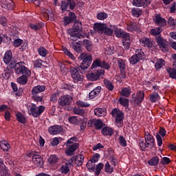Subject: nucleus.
<instances>
[{
	"label": "nucleus",
	"mask_w": 176,
	"mask_h": 176,
	"mask_svg": "<svg viewBox=\"0 0 176 176\" xmlns=\"http://www.w3.org/2000/svg\"><path fill=\"white\" fill-rule=\"evenodd\" d=\"M11 68H14V72L16 75H22L17 78V83L19 85H27L28 77L31 76V70L24 66V62H19L16 64L12 62Z\"/></svg>",
	"instance_id": "obj_1"
},
{
	"label": "nucleus",
	"mask_w": 176,
	"mask_h": 176,
	"mask_svg": "<svg viewBox=\"0 0 176 176\" xmlns=\"http://www.w3.org/2000/svg\"><path fill=\"white\" fill-rule=\"evenodd\" d=\"M82 31H83L82 22L76 21L72 28L67 30V34L70 36L71 41L76 42L78 39H82V38H83V35L80 34Z\"/></svg>",
	"instance_id": "obj_2"
},
{
	"label": "nucleus",
	"mask_w": 176,
	"mask_h": 176,
	"mask_svg": "<svg viewBox=\"0 0 176 176\" xmlns=\"http://www.w3.org/2000/svg\"><path fill=\"white\" fill-rule=\"evenodd\" d=\"M144 139L145 142L142 140H140V146L142 151H146V148L148 149H153V147L155 146V138L149 134V132H145Z\"/></svg>",
	"instance_id": "obj_3"
},
{
	"label": "nucleus",
	"mask_w": 176,
	"mask_h": 176,
	"mask_svg": "<svg viewBox=\"0 0 176 176\" xmlns=\"http://www.w3.org/2000/svg\"><path fill=\"white\" fill-rule=\"evenodd\" d=\"M46 90V86L37 85L34 87L32 89V98L36 102H42L43 101V93Z\"/></svg>",
	"instance_id": "obj_4"
},
{
	"label": "nucleus",
	"mask_w": 176,
	"mask_h": 176,
	"mask_svg": "<svg viewBox=\"0 0 176 176\" xmlns=\"http://www.w3.org/2000/svg\"><path fill=\"white\" fill-rule=\"evenodd\" d=\"M144 56L145 54H144L142 49L136 50L135 54L129 58V61L131 65H135L141 60H144Z\"/></svg>",
	"instance_id": "obj_5"
},
{
	"label": "nucleus",
	"mask_w": 176,
	"mask_h": 176,
	"mask_svg": "<svg viewBox=\"0 0 176 176\" xmlns=\"http://www.w3.org/2000/svg\"><path fill=\"white\" fill-rule=\"evenodd\" d=\"M78 58L82 60L81 65L79 66L81 69H87L91 65V55L81 54Z\"/></svg>",
	"instance_id": "obj_6"
},
{
	"label": "nucleus",
	"mask_w": 176,
	"mask_h": 176,
	"mask_svg": "<svg viewBox=\"0 0 176 176\" xmlns=\"http://www.w3.org/2000/svg\"><path fill=\"white\" fill-rule=\"evenodd\" d=\"M45 106H36V104H32L30 106L29 115H32L33 118H38L41 116L43 112H45Z\"/></svg>",
	"instance_id": "obj_7"
},
{
	"label": "nucleus",
	"mask_w": 176,
	"mask_h": 176,
	"mask_svg": "<svg viewBox=\"0 0 176 176\" xmlns=\"http://www.w3.org/2000/svg\"><path fill=\"white\" fill-rule=\"evenodd\" d=\"M73 100L74 98L69 95L62 96L58 98V104L60 105V107H62V108H65V107H69V105H71Z\"/></svg>",
	"instance_id": "obj_8"
},
{
	"label": "nucleus",
	"mask_w": 176,
	"mask_h": 176,
	"mask_svg": "<svg viewBox=\"0 0 176 176\" xmlns=\"http://www.w3.org/2000/svg\"><path fill=\"white\" fill-rule=\"evenodd\" d=\"M144 98H145V93L144 91H139L135 94H132V101L136 104V105H141V103L144 101Z\"/></svg>",
	"instance_id": "obj_9"
},
{
	"label": "nucleus",
	"mask_w": 176,
	"mask_h": 176,
	"mask_svg": "<svg viewBox=\"0 0 176 176\" xmlns=\"http://www.w3.org/2000/svg\"><path fill=\"white\" fill-rule=\"evenodd\" d=\"M105 74V70L104 69H99L94 73H91L87 76V78L89 80L92 82H96V80H98L101 76H104Z\"/></svg>",
	"instance_id": "obj_10"
},
{
	"label": "nucleus",
	"mask_w": 176,
	"mask_h": 176,
	"mask_svg": "<svg viewBox=\"0 0 176 176\" xmlns=\"http://www.w3.org/2000/svg\"><path fill=\"white\" fill-rule=\"evenodd\" d=\"M117 64L120 71L121 79H126V60L122 58H118Z\"/></svg>",
	"instance_id": "obj_11"
},
{
	"label": "nucleus",
	"mask_w": 176,
	"mask_h": 176,
	"mask_svg": "<svg viewBox=\"0 0 176 176\" xmlns=\"http://www.w3.org/2000/svg\"><path fill=\"white\" fill-rule=\"evenodd\" d=\"M88 127H94L96 130H101L104 127V122L101 120H89L87 123Z\"/></svg>",
	"instance_id": "obj_12"
},
{
	"label": "nucleus",
	"mask_w": 176,
	"mask_h": 176,
	"mask_svg": "<svg viewBox=\"0 0 176 176\" xmlns=\"http://www.w3.org/2000/svg\"><path fill=\"white\" fill-rule=\"evenodd\" d=\"M69 72L74 80H76V82H83L84 76L83 75L79 74V71H78L76 68L71 67Z\"/></svg>",
	"instance_id": "obj_13"
},
{
	"label": "nucleus",
	"mask_w": 176,
	"mask_h": 176,
	"mask_svg": "<svg viewBox=\"0 0 176 176\" xmlns=\"http://www.w3.org/2000/svg\"><path fill=\"white\" fill-rule=\"evenodd\" d=\"M155 41L162 52H167V41L162 38V36H156Z\"/></svg>",
	"instance_id": "obj_14"
},
{
	"label": "nucleus",
	"mask_w": 176,
	"mask_h": 176,
	"mask_svg": "<svg viewBox=\"0 0 176 176\" xmlns=\"http://www.w3.org/2000/svg\"><path fill=\"white\" fill-rule=\"evenodd\" d=\"M68 6L69 7V9L74 10L76 6L75 0H64L62 1V4L60 6L62 10H67V9H68Z\"/></svg>",
	"instance_id": "obj_15"
},
{
	"label": "nucleus",
	"mask_w": 176,
	"mask_h": 176,
	"mask_svg": "<svg viewBox=\"0 0 176 176\" xmlns=\"http://www.w3.org/2000/svg\"><path fill=\"white\" fill-rule=\"evenodd\" d=\"M100 159V154L96 153L93 155L92 158H91L87 164V168L88 170L91 171H94V166H93V163H97Z\"/></svg>",
	"instance_id": "obj_16"
},
{
	"label": "nucleus",
	"mask_w": 176,
	"mask_h": 176,
	"mask_svg": "<svg viewBox=\"0 0 176 176\" xmlns=\"http://www.w3.org/2000/svg\"><path fill=\"white\" fill-rule=\"evenodd\" d=\"M153 20L155 24H157L159 27H165V25H167V21H166L164 18H162L160 14H156L153 16Z\"/></svg>",
	"instance_id": "obj_17"
},
{
	"label": "nucleus",
	"mask_w": 176,
	"mask_h": 176,
	"mask_svg": "<svg viewBox=\"0 0 176 176\" xmlns=\"http://www.w3.org/2000/svg\"><path fill=\"white\" fill-rule=\"evenodd\" d=\"M111 115L113 118H116V123H122L123 122V112L120 110H118V109H114L111 111Z\"/></svg>",
	"instance_id": "obj_18"
},
{
	"label": "nucleus",
	"mask_w": 176,
	"mask_h": 176,
	"mask_svg": "<svg viewBox=\"0 0 176 176\" xmlns=\"http://www.w3.org/2000/svg\"><path fill=\"white\" fill-rule=\"evenodd\" d=\"M140 43H142V46L144 47H148V49L153 48V45H155L153 40L146 37L142 38L140 39Z\"/></svg>",
	"instance_id": "obj_19"
},
{
	"label": "nucleus",
	"mask_w": 176,
	"mask_h": 176,
	"mask_svg": "<svg viewBox=\"0 0 176 176\" xmlns=\"http://www.w3.org/2000/svg\"><path fill=\"white\" fill-rule=\"evenodd\" d=\"M48 131L52 135H57V134L63 132V126L54 125L49 128Z\"/></svg>",
	"instance_id": "obj_20"
},
{
	"label": "nucleus",
	"mask_w": 176,
	"mask_h": 176,
	"mask_svg": "<svg viewBox=\"0 0 176 176\" xmlns=\"http://www.w3.org/2000/svg\"><path fill=\"white\" fill-rule=\"evenodd\" d=\"M32 162L37 167H42L43 166V158L39 155H34L32 156Z\"/></svg>",
	"instance_id": "obj_21"
},
{
	"label": "nucleus",
	"mask_w": 176,
	"mask_h": 176,
	"mask_svg": "<svg viewBox=\"0 0 176 176\" xmlns=\"http://www.w3.org/2000/svg\"><path fill=\"white\" fill-rule=\"evenodd\" d=\"M65 25H68L71 23H74L76 20V15L74 12H69L68 16H65L63 18Z\"/></svg>",
	"instance_id": "obj_22"
},
{
	"label": "nucleus",
	"mask_w": 176,
	"mask_h": 176,
	"mask_svg": "<svg viewBox=\"0 0 176 176\" xmlns=\"http://www.w3.org/2000/svg\"><path fill=\"white\" fill-rule=\"evenodd\" d=\"M100 93H101V86L96 87L89 93V97L90 100H93V98H96V97H98V96H100Z\"/></svg>",
	"instance_id": "obj_23"
},
{
	"label": "nucleus",
	"mask_w": 176,
	"mask_h": 176,
	"mask_svg": "<svg viewBox=\"0 0 176 176\" xmlns=\"http://www.w3.org/2000/svg\"><path fill=\"white\" fill-rule=\"evenodd\" d=\"M67 146L69 148L67 150H66L65 153L68 156H72V155H74V152H75V151H76V149H78V148H79V144L74 143L73 144H71Z\"/></svg>",
	"instance_id": "obj_24"
},
{
	"label": "nucleus",
	"mask_w": 176,
	"mask_h": 176,
	"mask_svg": "<svg viewBox=\"0 0 176 176\" xmlns=\"http://www.w3.org/2000/svg\"><path fill=\"white\" fill-rule=\"evenodd\" d=\"M105 25L104 23H94V30L96 32H98V34H104V29L105 28Z\"/></svg>",
	"instance_id": "obj_25"
},
{
	"label": "nucleus",
	"mask_w": 176,
	"mask_h": 176,
	"mask_svg": "<svg viewBox=\"0 0 176 176\" xmlns=\"http://www.w3.org/2000/svg\"><path fill=\"white\" fill-rule=\"evenodd\" d=\"M126 30L133 32V31H138V24L135 22L128 21L126 23Z\"/></svg>",
	"instance_id": "obj_26"
},
{
	"label": "nucleus",
	"mask_w": 176,
	"mask_h": 176,
	"mask_svg": "<svg viewBox=\"0 0 176 176\" xmlns=\"http://www.w3.org/2000/svg\"><path fill=\"white\" fill-rule=\"evenodd\" d=\"M7 10H13L14 9V2L12 0H6L2 6Z\"/></svg>",
	"instance_id": "obj_27"
},
{
	"label": "nucleus",
	"mask_w": 176,
	"mask_h": 176,
	"mask_svg": "<svg viewBox=\"0 0 176 176\" xmlns=\"http://www.w3.org/2000/svg\"><path fill=\"white\" fill-rule=\"evenodd\" d=\"M12 58H13V54H12V51L10 50L7 51L3 57V61L5 64L10 63V61H12Z\"/></svg>",
	"instance_id": "obj_28"
},
{
	"label": "nucleus",
	"mask_w": 176,
	"mask_h": 176,
	"mask_svg": "<svg viewBox=\"0 0 176 176\" xmlns=\"http://www.w3.org/2000/svg\"><path fill=\"white\" fill-rule=\"evenodd\" d=\"M94 115L98 116V118L105 116L107 115V110L102 108H96L94 109Z\"/></svg>",
	"instance_id": "obj_29"
},
{
	"label": "nucleus",
	"mask_w": 176,
	"mask_h": 176,
	"mask_svg": "<svg viewBox=\"0 0 176 176\" xmlns=\"http://www.w3.org/2000/svg\"><path fill=\"white\" fill-rule=\"evenodd\" d=\"M0 148L4 152H8L10 149V144L6 140L0 141Z\"/></svg>",
	"instance_id": "obj_30"
},
{
	"label": "nucleus",
	"mask_w": 176,
	"mask_h": 176,
	"mask_svg": "<svg viewBox=\"0 0 176 176\" xmlns=\"http://www.w3.org/2000/svg\"><path fill=\"white\" fill-rule=\"evenodd\" d=\"M81 44L86 47L88 52H91V49H93V44L90 40L85 39L81 42Z\"/></svg>",
	"instance_id": "obj_31"
},
{
	"label": "nucleus",
	"mask_w": 176,
	"mask_h": 176,
	"mask_svg": "<svg viewBox=\"0 0 176 176\" xmlns=\"http://www.w3.org/2000/svg\"><path fill=\"white\" fill-rule=\"evenodd\" d=\"M11 67H12V63H10V65L9 67H6L4 72L2 74V76L4 79L8 80L10 78V72H11L10 69H12V68H14Z\"/></svg>",
	"instance_id": "obj_32"
},
{
	"label": "nucleus",
	"mask_w": 176,
	"mask_h": 176,
	"mask_svg": "<svg viewBox=\"0 0 176 176\" xmlns=\"http://www.w3.org/2000/svg\"><path fill=\"white\" fill-rule=\"evenodd\" d=\"M83 162H85V156L82 155H76L75 158V164L76 166L78 167L82 166V164H83Z\"/></svg>",
	"instance_id": "obj_33"
},
{
	"label": "nucleus",
	"mask_w": 176,
	"mask_h": 176,
	"mask_svg": "<svg viewBox=\"0 0 176 176\" xmlns=\"http://www.w3.org/2000/svg\"><path fill=\"white\" fill-rule=\"evenodd\" d=\"M120 94L122 97H129L130 94H131V88L130 87L123 88L120 91Z\"/></svg>",
	"instance_id": "obj_34"
},
{
	"label": "nucleus",
	"mask_w": 176,
	"mask_h": 176,
	"mask_svg": "<svg viewBox=\"0 0 176 176\" xmlns=\"http://www.w3.org/2000/svg\"><path fill=\"white\" fill-rule=\"evenodd\" d=\"M149 100L151 102H156L160 100V96H159V94L156 92H153L149 96Z\"/></svg>",
	"instance_id": "obj_35"
},
{
	"label": "nucleus",
	"mask_w": 176,
	"mask_h": 176,
	"mask_svg": "<svg viewBox=\"0 0 176 176\" xmlns=\"http://www.w3.org/2000/svg\"><path fill=\"white\" fill-rule=\"evenodd\" d=\"M37 52L41 57H46L47 54H49V51L47 50L45 47H40L38 50Z\"/></svg>",
	"instance_id": "obj_36"
},
{
	"label": "nucleus",
	"mask_w": 176,
	"mask_h": 176,
	"mask_svg": "<svg viewBox=\"0 0 176 176\" xmlns=\"http://www.w3.org/2000/svg\"><path fill=\"white\" fill-rule=\"evenodd\" d=\"M102 134L103 135H112L113 134V129L112 128H109L108 126L104 127L102 129Z\"/></svg>",
	"instance_id": "obj_37"
},
{
	"label": "nucleus",
	"mask_w": 176,
	"mask_h": 176,
	"mask_svg": "<svg viewBox=\"0 0 176 176\" xmlns=\"http://www.w3.org/2000/svg\"><path fill=\"white\" fill-rule=\"evenodd\" d=\"M131 13H132L133 16L135 17H140V16L142 14V11L138 8H133L131 10Z\"/></svg>",
	"instance_id": "obj_38"
},
{
	"label": "nucleus",
	"mask_w": 176,
	"mask_h": 176,
	"mask_svg": "<svg viewBox=\"0 0 176 176\" xmlns=\"http://www.w3.org/2000/svg\"><path fill=\"white\" fill-rule=\"evenodd\" d=\"M57 162H58V157L55 155H52L48 158V162L50 166H54Z\"/></svg>",
	"instance_id": "obj_39"
},
{
	"label": "nucleus",
	"mask_w": 176,
	"mask_h": 176,
	"mask_svg": "<svg viewBox=\"0 0 176 176\" xmlns=\"http://www.w3.org/2000/svg\"><path fill=\"white\" fill-rule=\"evenodd\" d=\"M104 83L105 85L106 89L109 90V91H112L113 89L115 88V86H113V83L112 82L109 81L108 79L104 80Z\"/></svg>",
	"instance_id": "obj_40"
},
{
	"label": "nucleus",
	"mask_w": 176,
	"mask_h": 176,
	"mask_svg": "<svg viewBox=\"0 0 176 176\" xmlns=\"http://www.w3.org/2000/svg\"><path fill=\"white\" fill-rule=\"evenodd\" d=\"M118 101H119L120 105H122V107H129V104L130 102V100L128 98H123V97H120L118 99Z\"/></svg>",
	"instance_id": "obj_41"
},
{
	"label": "nucleus",
	"mask_w": 176,
	"mask_h": 176,
	"mask_svg": "<svg viewBox=\"0 0 176 176\" xmlns=\"http://www.w3.org/2000/svg\"><path fill=\"white\" fill-rule=\"evenodd\" d=\"M164 65H166V61L163 59H160L155 63V67L156 69H161Z\"/></svg>",
	"instance_id": "obj_42"
},
{
	"label": "nucleus",
	"mask_w": 176,
	"mask_h": 176,
	"mask_svg": "<svg viewBox=\"0 0 176 176\" xmlns=\"http://www.w3.org/2000/svg\"><path fill=\"white\" fill-rule=\"evenodd\" d=\"M148 164H149V166H157V164H159V157H153L148 161Z\"/></svg>",
	"instance_id": "obj_43"
},
{
	"label": "nucleus",
	"mask_w": 176,
	"mask_h": 176,
	"mask_svg": "<svg viewBox=\"0 0 176 176\" xmlns=\"http://www.w3.org/2000/svg\"><path fill=\"white\" fill-rule=\"evenodd\" d=\"M16 120L19 123L24 124L25 122H27V120H25V117H24V115L23 113L18 112L16 114Z\"/></svg>",
	"instance_id": "obj_44"
},
{
	"label": "nucleus",
	"mask_w": 176,
	"mask_h": 176,
	"mask_svg": "<svg viewBox=\"0 0 176 176\" xmlns=\"http://www.w3.org/2000/svg\"><path fill=\"white\" fill-rule=\"evenodd\" d=\"M30 27L32 30H34V31H38V30H41V28H43L45 27V25L43 23H30Z\"/></svg>",
	"instance_id": "obj_45"
},
{
	"label": "nucleus",
	"mask_w": 176,
	"mask_h": 176,
	"mask_svg": "<svg viewBox=\"0 0 176 176\" xmlns=\"http://www.w3.org/2000/svg\"><path fill=\"white\" fill-rule=\"evenodd\" d=\"M0 173L1 176H10L9 171L7 170L6 166H3V162L2 161V166L0 168Z\"/></svg>",
	"instance_id": "obj_46"
},
{
	"label": "nucleus",
	"mask_w": 176,
	"mask_h": 176,
	"mask_svg": "<svg viewBox=\"0 0 176 176\" xmlns=\"http://www.w3.org/2000/svg\"><path fill=\"white\" fill-rule=\"evenodd\" d=\"M73 112L75 115H79V116H85V109H83L74 107L73 109Z\"/></svg>",
	"instance_id": "obj_47"
},
{
	"label": "nucleus",
	"mask_w": 176,
	"mask_h": 176,
	"mask_svg": "<svg viewBox=\"0 0 176 176\" xmlns=\"http://www.w3.org/2000/svg\"><path fill=\"white\" fill-rule=\"evenodd\" d=\"M104 168V164L99 163L96 167H94V171H95V175H100V173H101V170Z\"/></svg>",
	"instance_id": "obj_48"
},
{
	"label": "nucleus",
	"mask_w": 176,
	"mask_h": 176,
	"mask_svg": "<svg viewBox=\"0 0 176 176\" xmlns=\"http://www.w3.org/2000/svg\"><path fill=\"white\" fill-rule=\"evenodd\" d=\"M161 33L162 30H160V28H155L150 31L151 35H153L154 36H161Z\"/></svg>",
	"instance_id": "obj_49"
},
{
	"label": "nucleus",
	"mask_w": 176,
	"mask_h": 176,
	"mask_svg": "<svg viewBox=\"0 0 176 176\" xmlns=\"http://www.w3.org/2000/svg\"><path fill=\"white\" fill-rule=\"evenodd\" d=\"M126 32L122 30V29L116 28L114 30V34L117 38H122L124 36Z\"/></svg>",
	"instance_id": "obj_50"
},
{
	"label": "nucleus",
	"mask_w": 176,
	"mask_h": 176,
	"mask_svg": "<svg viewBox=\"0 0 176 176\" xmlns=\"http://www.w3.org/2000/svg\"><path fill=\"white\" fill-rule=\"evenodd\" d=\"M166 72L169 75V77L172 79H176V70L173 68L166 69Z\"/></svg>",
	"instance_id": "obj_51"
},
{
	"label": "nucleus",
	"mask_w": 176,
	"mask_h": 176,
	"mask_svg": "<svg viewBox=\"0 0 176 176\" xmlns=\"http://www.w3.org/2000/svg\"><path fill=\"white\" fill-rule=\"evenodd\" d=\"M133 5L136 8H141L145 5V1L144 0H133Z\"/></svg>",
	"instance_id": "obj_52"
},
{
	"label": "nucleus",
	"mask_w": 176,
	"mask_h": 176,
	"mask_svg": "<svg viewBox=\"0 0 176 176\" xmlns=\"http://www.w3.org/2000/svg\"><path fill=\"white\" fill-rule=\"evenodd\" d=\"M104 170L107 174H112L113 172V167L111 166L109 162H107L104 165Z\"/></svg>",
	"instance_id": "obj_53"
},
{
	"label": "nucleus",
	"mask_w": 176,
	"mask_h": 176,
	"mask_svg": "<svg viewBox=\"0 0 176 176\" xmlns=\"http://www.w3.org/2000/svg\"><path fill=\"white\" fill-rule=\"evenodd\" d=\"M76 106L80 107L81 108H87L90 107V104L89 103L83 102L82 100H78L76 102Z\"/></svg>",
	"instance_id": "obj_54"
},
{
	"label": "nucleus",
	"mask_w": 176,
	"mask_h": 176,
	"mask_svg": "<svg viewBox=\"0 0 176 176\" xmlns=\"http://www.w3.org/2000/svg\"><path fill=\"white\" fill-rule=\"evenodd\" d=\"M103 34H105V35H107L108 36H112V34H113V30L107 27V24H106L105 28H104Z\"/></svg>",
	"instance_id": "obj_55"
},
{
	"label": "nucleus",
	"mask_w": 176,
	"mask_h": 176,
	"mask_svg": "<svg viewBox=\"0 0 176 176\" xmlns=\"http://www.w3.org/2000/svg\"><path fill=\"white\" fill-rule=\"evenodd\" d=\"M122 38L124 39L122 42H124V43H129V42H131V36H130V34L125 32Z\"/></svg>",
	"instance_id": "obj_56"
},
{
	"label": "nucleus",
	"mask_w": 176,
	"mask_h": 176,
	"mask_svg": "<svg viewBox=\"0 0 176 176\" xmlns=\"http://www.w3.org/2000/svg\"><path fill=\"white\" fill-rule=\"evenodd\" d=\"M98 20H105L108 19V14L105 12H100L97 14Z\"/></svg>",
	"instance_id": "obj_57"
},
{
	"label": "nucleus",
	"mask_w": 176,
	"mask_h": 176,
	"mask_svg": "<svg viewBox=\"0 0 176 176\" xmlns=\"http://www.w3.org/2000/svg\"><path fill=\"white\" fill-rule=\"evenodd\" d=\"M71 47H72V49H74V50L77 53H80L82 52V47L76 45L74 42L71 43Z\"/></svg>",
	"instance_id": "obj_58"
},
{
	"label": "nucleus",
	"mask_w": 176,
	"mask_h": 176,
	"mask_svg": "<svg viewBox=\"0 0 176 176\" xmlns=\"http://www.w3.org/2000/svg\"><path fill=\"white\" fill-rule=\"evenodd\" d=\"M160 163L161 164H163V166H166V164H170L171 160L167 157H164L161 159Z\"/></svg>",
	"instance_id": "obj_59"
},
{
	"label": "nucleus",
	"mask_w": 176,
	"mask_h": 176,
	"mask_svg": "<svg viewBox=\"0 0 176 176\" xmlns=\"http://www.w3.org/2000/svg\"><path fill=\"white\" fill-rule=\"evenodd\" d=\"M118 140L120 141V144L121 146H123L124 148V146H127V142L126 141V139L124 138V137L120 135Z\"/></svg>",
	"instance_id": "obj_60"
},
{
	"label": "nucleus",
	"mask_w": 176,
	"mask_h": 176,
	"mask_svg": "<svg viewBox=\"0 0 176 176\" xmlns=\"http://www.w3.org/2000/svg\"><path fill=\"white\" fill-rule=\"evenodd\" d=\"M101 60L97 59L94 61L91 65V68H97V67H101Z\"/></svg>",
	"instance_id": "obj_61"
},
{
	"label": "nucleus",
	"mask_w": 176,
	"mask_h": 176,
	"mask_svg": "<svg viewBox=\"0 0 176 176\" xmlns=\"http://www.w3.org/2000/svg\"><path fill=\"white\" fill-rule=\"evenodd\" d=\"M44 16L45 17H53L54 14H53V12H52V10H44Z\"/></svg>",
	"instance_id": "obj_62"
},
{
	"label": "nucleus",
	"mask_w": 176,
	"mask_h": 176,
	"mask_svg": "<svg viewBox=\"0 0 176 176\" xmlns=\"http://www.w3.org/2000/svg\"><path fill=\"white\" fill-rule=\"evenodd\" d=\"M44 16L45 17H53L54 14H53V12H52V10H44Z\"/></svg>",
	"instance_id": "obj_63"
},
{
	"label": "nucleus",
	"mask_w": 176,
	"mask_h": 176,
	"mask_svg": "<svg viewBox=\"0 0 176 176\" xmlns=\"http://www.w3.org/2000/svg\"><path fill=\"white\" fill-rule=\"evenodd\" d=\"M44 16L45 17H53L54 14H53V12H52V10H44Z\"/></svg>",
	"instance_id": "obj_64"
}]
</instances>
